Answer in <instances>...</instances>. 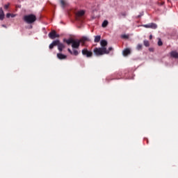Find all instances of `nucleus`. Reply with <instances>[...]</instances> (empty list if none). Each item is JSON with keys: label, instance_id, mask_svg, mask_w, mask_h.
<instances>
[{"label": "nucleus", "instance_id": "f257e3e1", "mask_svg": "<svg viewBox=\"0 0 178 178\" xmlns=\"http://www.w3.org/2000/svg\"><path fill=\"white\" fill-rule=\"evenodd\" d=\"M58 47V49L59 52H62L63 49H65V44L61 43L59 40H54L49 44V49H54V47Z\"/></svg>", "mask_w": 178, "mask_h": 178}, {"label": "nucleus", "instance_id": "f03ea898", "mask_svg": "<svg viewBox=\"0 0 178 178\" xmlns=\"http://www.w3.org/2000/svg\"><path fill=\"white\" fill-rule=\"evenodd\" d=\"M93 52L96 56H102V55L109 54V51L106 50V48L104 47H95L93 49Z\"/></svg>", "mask_w": 178, "mask_h": 178}, {"label": "nucleus", "instance_id": "7ed1b4c3", "mask_svg": "<svg viewBox=\"0 0 178 178\" xmlns=\"http://www.w3.org/2000/svg\"><path fill=\"white\" fill-rule=\"evenodd\" d=\"M37 20V17L34 14L27 15L24 16V21L27 24H33Z\"/></svg>", "mask_w": 178, "mask_h": 178}, {"label": "nucleus", "instance_id": "20e7f679", "mask_svg": "<svg viewBox=\"0 0 178 178\" xmlns=\"http://www.w3.org/2000/svg\"><path fill=\"white\" fill-rule=\"evenodd\" d=\"M86 13V11L84 10H80V11H78L76 13V20H78V22H83V19H81V17H83V16H84Z\"/></svg>", "mask_w": 178, "mask_h": 178}, {"label": "nucleus", "instance_id": "39448f33", "mask_svg": "<svg viewBox=\"0 0 178 178\" xmlns=\"http://www.w3.org/2000/svg\"><path fill=\"white\" fill-rule=\"evenodd\" d=\"M82 55H83V56H86V58H92V51H88L87 49H82Z\"/></svg>", "mask_w": 178, "mask_h": 178}, {"label": "nucleus", "instance_id": "423d86ee", "mask_svg": "<svg viewBox=\"0 0 178 178\" xmlns=\"http://www.w3.org/2000/svg\"><path fill=\"white\" fill-rule=\"evenodd\" d=\"M49 37L51 40H55V38H59V34L56 33V31H52L49 33Z\"/></svg>", "mask_w": 178, "mask_h": 178}, {"label": "nucleus", "instance_id": "0eeeda50", "mask_svg": "<svg viewBox=\"0 0 178 178\" xmlns=\"http://www.w3.org/2000/svg\"><path fill=\"white\" fill-rule=\"evenodd\" d=\"M80 40H74L72 41V47L73 49H79L80 47Z\"/></svg>", "mask_w": 178, "mask_h": 178}, {"label": "nucleus", "instance_id": "6e6552de", "mask_svg": "<svg viewBox=\"0 0 178 178\" xmlns=\"http://www.w3.org/2000/svg\"><path fill=\"white\" fill-rule=\"evenodd\" d=\"M60 4L61 8H65L66 6H69V3L66 0H60Z\"/></svg>", "mask_w": 178, "mask_h": 178}, {"label": "nucleus", "instance_id": "1a4fd4ad", "mask_svg": "<svg viewBox=\"0 0 178 178\" xmlns=\"http://www.w3.org/2000/svg\"><path fill=\"white\" fill-rule=\"evenodd\" d=\"M171 58H174L175 59H178V53L176 51H172L170 53Z\"/></svg>", "mask_w": 178, "mask_h": 178}, {"label": "nucleus", "instance_id": "9d476101", "mask_svg": "<svg viewBox=\"0 0 178 178\" xmlns=\"http://www.w3.org/2000/svg\"><path fill=\"white\" fill-rule=\"evenodd\" d=\"M57 58L58 59H60V60H62L63 59H66L67 58V56L60 54V53H58V54H57Z\"/></svg>", "mask_w": 178, "mask_h": 178}, {"label": "nucleus", "instance_id": "9b49d317", "mask_svg": "<svg viewBox=\"0 0 178 178\" xmlns=\"http://www.w3.org/2000/svg\"><path fill=\"white\" fill-rule=\"evenodd\" d=\"M122 54L124 56H127V55H130V54H131V51L130 49L127 48L123 50Z\"/></svg>", "mask_w": 178, "mask_h": 178}, {"label": "nucleus", "instance_id": "f8f14e48", "mask_svg": "<svg viewBox=\"0 0 178 178\" xmlns=\"http://www.w3.org/2000/svg\"><path fill=\"white\" fill-rule=\"evenodd\" d=\"M100 45L102 48H106V46L108 45V42L105 40H102L100 42Z\"/></svg>", "mask_w": 178, "mask_h": 178}, {"label": "nucleus", "instance_id": "ddd939ff", "mask_svg": "<svg viewBox=\"0 0 178 178\" xmlns=\"http://www.w3.org/2000/svg\"><path fill=\"white\" fill-rule=\"evenodd\" d=\"M79 41L80 42H83V44H84V42L90 41V38H88L87 36H83L79 40Z\"/></svg>", "mask_w": 178, "mask_h": 178}, {"label": "nucleus", "instance_id": "4468645a", "mask_svg": "<svg viewBox=\"0 0 178 178\" xmlns=\"http://www.w3.org/2000/svg\"><path fill=\"white\" fill-rule=\"evenodd\" d=\"M3 19H5V13L2 8H0V20H3Z\"/></svg>", "mask_w": 178, "mask_h": 178}, {"label": "nucleus", "instance_id": "2eb2a0df", "mask_svg": "<svg viewBox=\"0 0 178 178\" xmlns=\"http://www.w3.org/2000/svg\"><path fill=\"white\" fill-rule=\"evenodd\" d=\"M74 39L70 38L68 40L64 39L63 42H66L67 45H70V44H72Z\"/></svg>", "mask_w": 178, "mask_h": 178}, {"label": "nucleus", "instance_id": "dca6fc26", "mask_svg": "<svg viewBox=\"0 0 178 178\" xmlns=\"http://www.w3.org/2000/svg\"><path fill=\"white\" fill-rule=\"evenodd\" d=\"M101 41V35H97L95 37V42H99Z\"/></svg>", "mask_w": 178, "mask_h": 178}, {"label": "nucleus", "instance_id": "f3484780", "mask_svg": "<svg viewBox=\"0 0 178 178\" xmlns=\"http://www.w3.org/2000/svg\"><path fill=\"white\" fill-rule=\"evenodd\" d=\"M72 55H74V56H77L79 55V51H77L76 49H73Z\"/></svg>", "mask_w": 178, "mask_h": 178}, {"label": "nucleus", "instance_id": "a211bd4d", "mask_svg": "<svg viewBox=\"0 0 178 178\" xmlns=\"http://www.w3.org/2000/svg\"><path fill=\"white\" fill-rule=\"evenodd\" d=\"M108 20H104L102 24V27H106L108 24Z\"/></svg>", "mask_w": 178, "mask_h": 178}, {"label": "nucleus", "instance_id": "6ab92c4d", "mask_svg": "<svg viewBox=\"0 0 178 178\" xmlns=\"http://www.w3.org/2000/svg\"><path fill=\"white\" fill-rule=\"evenodd\" d=\"M136 49H137V51H141L143 49V44H138L136 46Z\"/></svg>", "mask_w": 178, "mask_h": 178}, {"label": "nucleus", "instance_id": "aec40b11", "mask_svg": "<svg viewBox=\"0 0 178 178\" xmlns=\"http://www.w3.org/2000/svg\"><path fill=\"white\" fill-rule=\"evenodd\" d=\"M158 27V26L156 25V24H154V23H152L150 24V29H156Z\"/></svg>", "mask_w": 178, "mask_h": 178}, {"label": "nucleus", "instance_id": "412c9836", "mask_svg": "<svg viewBox=\"0 0 178 178\" xmlns=\"http://www.w3.org/2000/svg\"><path fill=\"white\" fill-rule=\"evenodd\" d=\"M143 44L145 47H149V42L148 40H144Z\"/></svg>", "mask_w": 178, "mask_h": 178}, {"label": "nucleus", "instance_id": "4be33fe9", "mask_svg": "<svg viewBox=\"0 0 178 178\" xmlns=\"http://www.w3.org/2000/svg\"><path fill=\"white\" fill-rule=\"evenodd\" d=\"M158 45L159 47H162V45H163V42H162V40L161 39H159Z\"/></svg>", "mask_w": 178, "mask_h": 178}, {"label": "nucleus", "instance_id": "5701e85b", "mask_svg": "<svg viewBox=\"0 0 178 178\" xmlns=\"http://www.w3.org/2000/svg\"><path fill=\"white\" fill-rule=\"evenodd\" d=\"M10 6V3H8V4H6L5 6H4V9L6 10H8V9H9V6Z\"/></svg>", "mask_w": 178, "mask_h": 178}, {"label": "nucleus", "instance_id": "b1692460", "mask_svg": "<svg viewBox=\"0 0 178 178\" xmlns=\"http://www.w3.org/2000/svg\"><path fill=\"white\" fill-rule=\"evenodd\" d=\"M121 37H122V38H124V39L129 38V35H122Z\"/></svg>", "mask_w": 178, "mask_h": 178}, {"label": "nucleus", "instance_id": "393cba45", "mask_svg": "<svg viewBox=\"0 0 178 178\" xmlns=\"http://www.w3.org/2000/svg\"><path fill=\"white\" fill-rule=\"evenodd\" d=\"M141 16H144V12L140 13V15H138L137 17H138V19H140V17H141Z\"/></svg>", "mask_w": 178, "mask_h": 178}, {"label": "nucleus", "instance_id": "a878e982", "mask_svg": "<svg viewBox=\"0 0 178 178\" xmlns=\"http://www.w3.org/2000/svg\"><path fill=\"white\" fill-rule=\"evenodd\" d=\"M146 29H151L150 24L144 25Z\"/></svg>", "mask_w": 178, "mask_h": 178}, {"label": "nucleus", "instance_id": "bb28decb", "mask_svg": "<svg viewBox=\"0 0 178 178\" xmlns=\"http://www.w3.org/2000/svg\"><path fill=\"white\" fill-rule=\"evenodd\" d=\"M10 16H12V14H10V13H7V14H6V17H7V18L10 17Z\"/></svg>", "mask_w": 178, "mask_h": 178}, {"label": "nucleus", "instance_id": "cd10ccee", "mask_svg": "<svg viewBox=\"0 0 178 178\" xmlns=\"http://www.w3.org/2000/svg\"><path fill=\"white\" fill-rule=\"evenodd\" d=\"M113 49V48L109 47L108 49H106V51H108V54H109V52H110L111 51H112Z\"/></svg>", "mask_w": 178, "mask_h": 178}, {"label": "nucleus", "instance_id": "c85d7f7f", "mask_svg": "<svg viewBox=\"0 0 178 178\" xmlns=\"http://www.w3.org/2000/svg\"><path fill=\"white\" fill-rule=\"evenodd\" d=\"M67 51L71 55L73 54V51L70 49H67Z\"/></svg>", "mask_w": 178, "mask_h": 178}, {"label": "nucleus", "instance_id": "c756f323", "mask_svg": "<svg viewBox=\"0 0 178 178\" xmlns=\"http://www.w3.org/2000/svg\"><path fill=\"white\" fill-rule=\"evenodd\" d=\"M121 15L122 16H124V17H126V15H127L126 13H121Z\"/></svg>", "mask_w": 178, "mask_h": 178}, {"label": "nucleus", "instance_id": "7c9ffc66", "mask_svg": "<svg viewBox=\"0 0 178 178\" xmlns=\"http://www.w3.org/2000/svg\"><path fill=\"white\" fill-rule=\"evenodd\" d=\"M149 51H150V52H154V49L149 48Z\"/></svg>", "mask_w": 178, "mask_h": 178}, {"label": "nucleus", "instance_id": "2f4dec72", "mask_svg": "<svg viewBox=\"0 0 178 178\" xmlns=\"http://www.w3.org/2000/svg\"><path fill=\"white\" fill-rule=\"evenodd\" d=\"M1 26H2V27L6 28V25H5V24H3V25H1Z\"/></svg>", "mask_w": 178, "mask_h": 178}, {"label": "nucleus", "instance_id": "473e14b6", "mask_svg": "<svg viewBox=\"0 0 178 178\" xmlns=\"http://www.w3.org/2000/svg\"><path fill=\"white\" fill-rule=\"evenodd\" d=\"M152 38V35H149V40H151Z\"/></svg>", "mask_w": 178, "mask_h": 178}, {"label": "nucleus", "instance_id": "72a5a7b5", "mask_svg": "<svg viewBox=\"0 0 178 178\" xmlns=\"http://www.w3.org/2000/svg\"><path fill=\"white\" fill-rule=\"evenodd\" d=\"M11 17H15V15L11 14Z\"/></svg>", "mask_w": 178, "mask_h": 178}]
</instances>
